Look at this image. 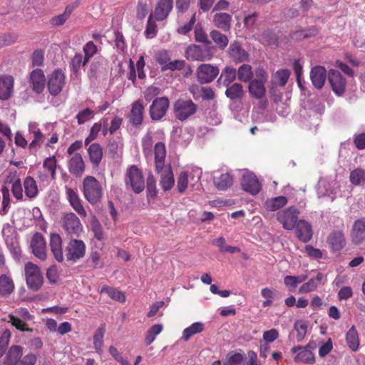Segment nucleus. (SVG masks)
<instances>
[{
    "mask_svg": "<svg viewBox=\"0 0 365 365\" xmlns=\"http://www.w3.org/2000/svg\"><path fill=\"white\" fill-rule=\"evenodd\" d=\"M155 171L161 173L160 185L164 191H168L173 188L175 184L174 175L171 167L165 168L166 157L165 145L162 142H158L155 145Z\"/></svg>",
    "mask_w": 365,
    "mask_h": 365,
    "instance_id": "1",
    "label": "nucleus"
},
{
    "mask_svg": "<svg viewBox=\"0 0 365 365\" xmlns=\"http://www.w3.org/2000/svg\"><path fill=\"white\" fill-rule=\"evenodd\" d=\"M83 192L86 200L91 205L101 201L103 196L101 184L93 176H86L83 181Z\"/></svg>",
    "mask_w": 365,
    "mask_h": 365,
    "instance_id": "2",
    "label": "nucleus"
},
{
    "mask_svg": "<svg viewBox=\"0 0 365 365\" xmlns=\"http://www.w3.org/2000/svg\"><path fill=\"white\" fill-rule=\"evenodd\" d=\"M124 182L135 193H140L145 188V181L142 170L137 165H132L126 169Z\"/></svg>",
    "mask_w": 365,
    "mask_h": 365,
    "instance_id": "3",
    "label": "nucleus"
},
{
    "mask_svg": "<svg viewBox=\"0 0 365 365\" xmlns=\"http://www.w3.org/2000/svg\"><path fill=\"white\" fill-rule=\"evenodd\" d=\"M197 111V105L191 99L180 98L173 104V113L176 119L185 121Z\"/></svg>",
    "mask_w": 365,
    "mask_h": 365,
    "instance_id": "4",
    "label": "nucleus"
},
{
    "mask_svg": "<svg viewBox=\"0 0 365 365\" xmlns=\"http://www.w3.org/2000/svg\"><path fill=\"white\" fill-rule=\"evenodd\" d=\"M267 79V73L263 68H259L255 71V78L249 81L248 86L249 93L253 98L262 99L264 97Z\"/></svg>",
    "mask_w": 365,
    "mask_h": 365,
    "instance_id": "5",
    "label": "nucleus"
},
{
    "mask_svg": "<svg viewBox=\"0 0 365 365\" xmlns=\"http://www.w3.org/2000/svg\"><path fill=\"white\" fill-rule=\"evenodd\" d=\"M317 345L314 341H309L306 346H296L291 349L292 354H296L294 361L296 363L313 364L315 363V356L313 351Z\"/></svg>",
    "mask_w": 365,
    "mask_h": 365,
    "instance_id": "6",
    "label": "nucleus"
},
{
    "mask_svg": "<svg viewBox=\"0 0 365 365\" xmlns=\"http://www.w3.org/2000/svg\"><path fill=\"white\" fill-rule=\"evenodd\" d=\"M86 254V245L81 240H70L65 249L64 260L73 264L83 258Z\"/></svg>",
    "mask_w": 365,
    "mask_h": 365,
    "instance_id": "7",
    "label": "nucleus"
},
{
    "mask_svg": "<svg viewBox=\"0 0 365 365\" xmlns=\"http://www.w3.org/2000/svg\"><path fill=\"white\" fill-rule=\"evenodd\" d=\"M24 270L28 287L33 291H38L43 282V277L39 267L32 262H27Z\"/></svg>",
    "mask_w": 365,
    "mask_h": 365,
    "instance_id": "8",
    "label": "nucleus"
},
{
    "mask_svg": "<svg viewBox=\"0 0 365 365\" xmlns=\"http://www.w3.org/2000/svg\"><path fill=\"white\" fill-rule=\"evenodd\" d=\"M61 222L65 232L71 237H79L83 231V225L78 216L73 212L64 214Z\"/></svg>",
    "mask_w": 365,
    "mask_h": 365,
    "instance_id": "9",
    "label": "nucleus"
},
{
    "mask_svg": "<svg viewBox=\"0 0 365 365\" xmlns=\"http://www.w3.org/2000/svg\"><path fill=\"white\" fill-rule=\"evenodd\" d=\"M299 211L294 206L289 207L277 214V220L282 225L284 229L292 230L298 222Z\"/></svg>",
    "mask_w": 365,
    "mask_h": 365,
    "instance_id": "10",
    "label": "nucleus"
},
{
    "mask_svg": "<svg viewBox=\"0 0 365 365\" xmlns=\"http://www.w3.org/2000/svg\"><path fill=\"white\" fill-rule=\"evenodd\" d=\"M185 56L190 61H205L210 60L213 54L210 47H202L199 45L192 44L186 48Z\"/></svg>",
    "mask_w": 365,
    "mask_h": 365,
    "instance_id": "11",
    "label": "nucleus"
},
{
    "mask_svg": "<svg viewBox=\"0 0 365 365\" xmlns=\"http://www.w3.org/2000/svg\"><path fill=\"white\" fill-rule=\"evenodd\" d=\"M220 73L219 68L209 63L200 65L196 70V77L200 84L212 82Z\"/></svg>",
    "mask_w": 365,
    "mask_h": 365,
    "instance_id": "12",
    "label": "nucleus"
},
{
    "mask_svg": "<svg viewBox=\"0 0 365 365\" xmlns=\"http://www.w3.org/2000/svg\"><path fill=\"white\" fill-rule=\"evenodd\" d=\"M170 106L168 97L156 98L150 106V115L152 120H159L166 114Z\"/></svg>",
    "mask_w": 365,
    "mask_h": 365,
    "instance_id": "13",
    "label": "nucleus"
},
{
    "mask_svg": "<svg viewBox=\"0 0 365 365\" xmlns=\"http://www.w3.org/2000/svg\"><path fill=\"white\" fill-rule=\"evenodd\" d=\"M328 81L336 95L340 96L344 93L346 80L339 71L334 69L329 70L328 72Z\"/></svg>",
    "mask_w": 365,
    "mask_h": 365,
    "instance_id": "14",
    "label": "nucleus"
},
{
    "mask_svg": "<svg viewBox=\"0 0 365 365\" xmlns=\"http://www.w3.org/2000/svg\"><path fill=\"white\" fill-rule=\"evenodd\" d=\"M241 186L243 190L252 195H257L262 189L261 183L252 173H247L242 175Z\"/></svg>",
    "mask_w": 365,
    "mask_h": 365,
    "instance_id": "15",
    "label": "nucleus"
},
{
    "mask_svg": "<svg viewBox=\"0 0 365 365\" xmlns=\"http://www.w3.org/2000/svg\"><path fill=\"white\" fill-rule=\"evenodd\" d=\"M31 247L32 252L39 259L44 261L46 259V242L39 232H36L31 240Z\"/></svg>",
    "mask_w": 365,
    "mask_h": 365,
    "instance_id": "16",
    "label": "nucleus"
},
{
    "mask_svg": "<svg viewBox=\"0 0 365 365\" xmlns=\"http://www.w3.org/2000/svg\"><path fill=\"white\" fill-rule=\"evenodd\" d=\"M64 84V73L59 69L55 70L48 78L47 86L49 93L52 96H57L62 91Z\"/></svg>",
    "mask_w": 365,
    "mask_h": 365,
    "instance_id": "17",
    "label": "nucleus"
},
{
    "mask_svg": "<svg viewBox=\"0 0 365 365\" xmlns=\"http://www.w3.org/2000/svg\"><path fill=\"white\" fill-rule=\"evenodd\" d=\"M66 198L72 208L83 218L87 217V212L82 204L77 191L71 187H66Z\"/></svg>",
    "mask_w": 365,
    "mask_h": 365,
    "instance_id": "18",
    "label": "nucleus"
},
{
    "mask_svg": "<svg viewBox=\"0 0 365 365\" xmlns=\"http://www.w3.org/2000/svg\"><path fill=\"white\" fill-rule=\"evenodd\" d=\"M144 106L142 101H134L131 105V109L127 116L128 122L134 126H139L143 120Z\"/></svg>",
    "mask_w": 365,
    "mask_h": 365,
    "instance_id": "19",
    "label": "nucleus"
},
{
    "mask_svg": "<svg viewBox=\"0 0 365 365\" xmlns=\"http://www.w3.org/2000/svg\"><path fill=\"white\" fill-rule=\"evenodd\" d=\"M173 8V0H158L154 10L155 19L162 21L166 19Z\"/></svg>",
    "mask_w": 365,
    "mask_h": 365,
    "instance_id": "20",
    "label": "nucleus"
},
{
    "mask_svg": "<svg viewBox=\"0 0 365 365\" xmlns=\"http://www.w3.org/2000/svg\"><path fill=\"white\" fill-rule=\"evenodd\" d=\"M14 78L10 75L0 76V100L6 101L14 91Z\"/></svg>",
    "mask_w": 365,
    "mask_h": 365,
    "instance_id": "21",
    "label": "nucleus"
},
{
    "mask_svg": "<svg viewBox=\"0 0 365 365\" xmlns=\"http://www.w3.org/2000/svg\"><path fill=\"white\" fill-rule=\"evenodd\" d=\"M85 163L80 153H76L68 161L69 173L76 177L81 176L85 170Z\"/></svg>",
    "mask_w": 365,
    "mask_h": 365,
    "instance_id": "22",
    "label": "nucleus"
},
{
    "mask_svg": "<svg viewBox=\"0 0 365 365\" xmlns=\"http://www.w3.org/2000/svg\"><path fill=\"white\" fill-rule=\"evenodd\" d=\"M228 55L235 63H241L249 59L248 53L242 47L240 42L235 41L228 49Z\"/></svg>",
    "mask_w": 365,
    "mask_h": 365,
    "instance_id": "23",
    "label": "nucleus"
},
{
    "mask_svg": "<svg viewBox=\"0 0 365 365\" xmlns=\"http://www.w3.org/2000/svg\"><path fill=\"white\" fill-rule=\"evenodd\" d=\"M328 73L324 67L316 66L311 69L310 78L314 87L318 90L324 86Z\"/></svg>",
    "mask_w": 365,
    "mask_h": 365,
    "instance_id": "24",
    "label": "nucleus"
},
{
    "mask_svg": "<svg viewBox=\"0 0 365 365\" xmlns=\"http://www.w3.org/2000/svg\"><path fill=\"white\" fill-rule=\"evenodd\" d=\"M30 83L32 85L34 91L36 93H41L46 85V78L41 69L36 68L32 71L29 76Z\"/></svg>",
    "mask_w": 365,
    "mask_h": 365,
    "instance_id": "25",
    "label": "nucleus"
},
{
    "mask_svg": "<svg viewBox=\"0 0 365 365\" xmlns=\"http://www.w3.org/2000/svg\"><path fill=\"white\" fill-rule=\"evenodd\" d=\"M49 245L53 257L57 262L62 263L64 261V255L61 236L56 233L51 234Z\"/></svg>",
    "mask_w": 365,
    "mask_h": 365,
    "instance_id": "26",
    "label": "nucleus"
},
{
    "mask_svg": "<svg viewBox=\"0 0 365 365\" xmlns=\"http://www.w3.org/2000/svg\"><path fill=\"white\" fill-rule=\"evenodd\" d=\"M351 239L355 245H359L365 240V217H361L354 222L351 231Z\"/></svg>",
    "mask_w": 365,
    "mask_h": 365,
    "instance_id": "27",
    "label": "nucleus"
},
{
    "mask_svg": "<svg viewBox=\"0 0 365 365\" xmlns=\"http://www.w3.org/2000/svg\"><path fill=\"white\" fill-rule=\"evenodd\" d=\"M6 182L11 184V192L17 200H23L24 193L21 180L16 173H11L6 178Z\"/></svg>",
    "mask_w": 365,
    "mask_h": 365,
    "instance_id": "28",
    "label": "nucleus"
},
{
    "mask_svg": "<svg viewBox=\"0 0 365 365\" xmlns=\"http://www.w3.org/2000/svg\"><path fill=\"white\" fill-rule=\"evenodd\" d=\"M296 227L297 236L303 242H309L312 237V229L311 225L304 220L298 221Z\"/></svg>",
    "mask_w": 365,
    "mask_h": 365,
    "instance_id": "29",
    "label": "nucleus"
},
{
    "mask_svg": "<svg viewBox=\"0 0 365 365\" xmlns=\"http://www.w3.org/2000/svg\"><path fill=\"white\" fill-rule=\"evenodd\" d=\"M327 242L334 251H339L346 245V240L342 231L335 230L331 232L328 237Z\"/></svg>",
    "mask_w": 365,
    "mask_h": 365,
    "instance_id": "30",
    "label": "nucleus"
},
{
    "mask_svg": "<svg viewBox=\"0 0 365 365\" xmlns=\"http://www.w3.org/2000/svg\"><path fill=\"white\" fill-rule=\"evenodd\" d=\"M23 356V348L21 346H11L4 359V365H17Z\"/></svg>",
    "mask_w": 365,
    "mask_h": 365,
    "instance_id": "31",
    "label": "nucleus"
},
{
    "mask_svg": "<svg viewBox=\"0 0 365 365\" xmlns=\"http://www.w3.org/2000/svg\"><path fill=\"white\" fill-rule=\"evenodd\" d=\"M231 15L227 13H217L213 17L215 26L224 31H230L231 28Z\"/></svg>",
    "mask_w": 365,
    "mask_h": 365,
    "instance_id": "32",
    "label": "nucleus"
},
{
    "mask_svg": "<svg viewBox=\"0 0 365 365\" xmlns=\"http://www.w3.org/2000/svg\"><path fill=\"white\" fill-rule=\"evenodd\" d=\"M88 153L90 160L94 167H98L103 158V148L98 143L91 144L88 149Z\"/></svg>",
    "mask_w": 365,
    "mask_h": 365,
    "instance_id": "33",
    "label": "nucleus"
},
{
    "mask_svg": "<svg viewBox=\"0 0 365 365\" xmlns=\"http://www.w3.org/2000/svg\"><path fill=\"white\" fill-rule=\"evenodd\" d=\"M15 289L14 283L11 277L6 274L0 276V296L8 297L11 294Z\"/></svg>",
    "mask_w": 365,
    "mask_h": 365,
    "instance_id": "34",
    "label": "nucleus"
},
{
    "mask_svg": "<svg viewBox=\"0 0 365 365\" xmlns=\"http://www.w3.org/2000/svg\"><path fill=\"white\" fill-rule=\"evenodd\" d=\"M287 202L285 196H278L267 200L264 205L267 210L273 212L285 206Z\"/></svg>",
    "mask_w": 365,
    "mask_h": 365,
    "instance_id": "35",
    "label": "nucleus"
},
{
    "mask_svg": "<svg viewBox=\"0 0 365 365\" xmlns=\"http://www.w3.org/2000/svg\"><path fill=\"white\" fill-rule=\"evenodd\" d=\"M215 186L218 190H226L233 184V178L229 173L221 174L213 179Z\"/></svg>",
    "mask_w": 365,
    "mask_h": 365,
    "instance_id": "36",
    "label": "nucleus"
},
{
    "mask_svg": "<svg viewBox=\"0 0 365 365\" xmlns=\"http://www.w3.org/2000/svg\"><path fill=\"white\" fill-rule=\"evenodd\" d=\"M25 195L30 199L36 197L38 193L36 180L31 176H27L24 181Z\"/></svg>",
    "mask_w": 365,
    "mask_h": 365,
    "instance_id": "37",
    "label": "nucleus"
},
{
    "mask_svg": "<svg viewBox=\"0 0 365 365\" xmlns=\"http://www.w3.org/2000/svg\"><path fill=\"white\" fill-rule=\"evenodd\" d=\"M74 7L71 5H68L64 12L61 14L53 16L49 23L52 26L57 27L63 25L66 21L69 19Z\"/></svg>",
    "mask_w": 365,
    "mask_h": 365,
    "instance_id": "38",
    "label": "nucleus"
},
{
    "mask_svg": "<svg viewBox=\"0 0 365 365\" xmlns=\"http://www.w3.org/2000/svg\"><path fill=\"white\" fill-rule=\"evenodd\" d=\"M225 95L231 100L241 99L244 96L242 86L239 83H234L231 86H226Z\"/></svg>",
    "mask_w": 365,
    "mask_h": 365,
    "instance_id": "39",
    "label": "nucleus"
},
{
    "mask_svg": "<svg viewBox=\"0 0 365 365\" xmlns=\"http://www.w3.org/2000/svg\"><path fill=\"white\" fill-rule=\"evenodd\" d=\"M203 330V323L195 322L183 330L182 339L185 341H187L193 335L201 333Z\"/></svg>",
    "mask_w": 365,
    "mask_h": 365,
    "instance_id": "40",
    "label": "nucleus"
},
{
    "mask_svg": "<svg viewBox=\"0 0 365 365\" xmlns=\"http://www.w3.org/2000/svg\"><path fill=\"white\" fill-rule=\"evenodd\" d=\"M346 341L348 346L354 351H356L359 345L358 332L354 326H352L347 331Z\"/></svg>",
    "mask_w": 365,
    "mask_h": 365,
    "instance_id": "41",
    "label": "nucleus"
},
{
    "mask_svg": "<svg viewBox=\"0 0 365 365\" xmlns=\"http://www.w3.org/2000/svg\"><path fill=\"white\" fill-rule=\"evenodd\" d=\"M163 325L160 324H154L150 327L145 334L144 339L145 345H150L155 339L156 336L163 331Z\"/></svg>",
    "mask_w": 365,
    "mask_h": 365,
    "instance_id": "42",
    "label": "nucleus"
},
{
    "mask_svg": "<svg viewBox=\"0 0 365 365\" xmlns=\"http://www.w3.org/2000/svg\"><path fill=\"white\" fill-rule=\"evenodd\" d=\"M210 36L221 50H224L227 46L229 39L226 35L217 30H213L210 32Z\"/></svg>",
    "mask_w": 365,
    "mask_h": 365,
    "instance_id": "43",
    "label": "nucleus"
},
{
    "mask_svg": "<svg viewBox=\"0 0 365 365\" xmlns=\"http://www.w3.org/2000/svg\"><path fill=\"white\" fill-rule=\"evenodd\" d=\"M237 74L240 81L247 83L250 81L252 78V68L249 64H242L237 71Z\"/></svg>",
    "mask_w": 365,
    "mask_h": 365,
    "instance_id": "44",
    "label": "nucleus"
},
{
    "mask_svg": "<svg viewBox=\"0 0 365 365\" xmlns=\"http://www.w3.org/2000/svg\"><path fill=\"white\" fill-rule=\"evenodd\" d=\"M237 76V74L235 68L231 66H226L221 73L220 79H222V83L224 86H228L235 80Z\"/></svg>",
    "mask_w": 365,
    "mask_h": 365,
    "instance_id": "45",
    "label": "nucleus"
},
{
    "mask_svg": "<svg viewBox=\"0 0 365 365\" xmlns=\"http://www.w3.org/2000/svg\"><path fill=\"white\" fill-rule=\"evenodd\" d=\"M323 274L319 272L315 278L310 279L307 282L303 284L299 288L301 293H307L314 291L321 282Z\"/></svg>",
    "mask_w": 365,
    "mask_h": 365,
    "instance_id": "46",
    "label": "nucleus"
},
{
    "mask_svg": "<svg viewBox=\"0 0 365 365\" xmlns=\"http://www.w3.org/2000/svg\"><path fill=\"white\" fill-rule=\"evenodd\" d=\"M105 331V327L101 326L97 329L93 335V346L98 354H101L103 351Z\"/></svg>",
    "mask_w": 365,
    "mask_h": 365,
    "instance_id": "47",
    "label": "nucleus"
},
{
    "mask_svg": "<svg viewBox=\"0 0 365 365\" xmlns=\"http://www.w3.org/2000/svg\"><path fill=\"white\" fill-rule=\"evenodd\" d=\"M101 292H106L107 294L114 300H116L119 302H125V294L120 292V290L113 288L110 287L108 286H103L101 289Z\"/></svg>",
    "mask_w": 365,
    "mask_h": 365,
    "instance_id": "48",
    "label": "nucleus"
},
{
    "mask_svg": "<svg viewBox=\"0 0 365 365\" xmlns=\"http://www.w3.org/2000/svg\"><path fill=\"white\" fill-rule=\"evenodd\" d=\"M350 182L354 185L365 184V170L361 168H356L350 173Z\"/></svg>",
    "mask_w": 365,
    "mask_h": 365,
    "instance_id": "49",
    "label": "nucleus"
},
{
    "mask_svg": "<svg viewBox=\"0 0 365 365\" xmlns=\"http://www.w3.org/2000/svg\"><path fill=\"white\" fill-rule=\"evenodd\" d=\"M9 322L11 323L16 329L21 331H33V329L31 328H29L27 324L24 321L13 314L9 315Z\"/></svg>",
    "mask_w": 365,
    "mask_h": 365,
    "instance_id": "50",
    "label": "nucleus"
},
{
    "mask_svg": "<svg viewBox=\"0 0 365 365\" xmlns=\"http://www.w3.org/2000/svg\"><path fill=\"white\" fill-rule=\"evenodd\" d=\"M290 74L291 72L289 70L281 69L274 73V78L279 86L284 87L287 84Z\"/></svg>",
    "mask_w": 365,
    "mask_h": 365,
    "instance_id": "51",
    "label": "nucleus"
},
{
    "mask_svg": "<svg viewBox=\"0 0 365 365\" xmlns=\"http://www.w3.org/2000/svg\"><path fill=\"white\" fill-rule=\"evenodd\" d=\"M84 53V63H88L90 59L97 53L98 48L93 41H88L83 48Z\"/></svg>",
    "mask_w": 365,
    "mask_h": 365,
    "instance_id": "52",
    "label": "nucleus"
},
{
    "mask_svg": "<svg viewBox=\"0 0 365 365\" xmlns=\"http://www.w3.org/2000/svg\"><path fill=\"white\" fill-rule=\"evenodd\" d=\"M87 63H84V58L80 53H76L70 62V67L74 73L77 74L81 66H85Z\"/></svg>",
    "mask_w": 365,
    "mask_h": 365,
    "instance_id": "53",
    "label": "nucleus"
},
{
    "mask_svg": "<svg viewBox=\"0 0 365 365\" xmlns=\"http://www.w3.org/2000/svg\"><path fill=\"white\" fill-rule=\"evenodd\" d=\"M29 131L33 134L34 139L29 144V148L36 147L37 145L43 142V135L35 125L29 126Z\"/></svg>",
    "mask_w": 365,
    "mask_h": 365,
    "instance_id": "54",
    "label": "nucleus"
},
{
    "mask_svg": "<svg viewBox=\"0 0 365 365\" xmlns=\"http://www.w3.org/2000/svg\"><path fill=\"white\" fill-rule=\"evenodd\" d=\"M223 365H245L244 363V356L240 353L228 354Z\"/></svg>",
    "mask_w": 365,
    "mask_h": 365,
    "instance_id": "55",
    "label": "nucleus"
},
{
    "mask_svg": "<svg viewBox=\"0 0 365 365\" xmlns=\"http://www.w3.org/2000/svg\"><path fill=\"white\" fill-rule=\"evenodd\" d=\"M95 115L94 111L87 108L81 110L76 116L78 125H82L88 120L93 119Z\"/></svg>",
    "mask_w": 365,
    "mask_h": 365,
    "instance_id": "56",
    "label": "nucleus"
},
{
    "mask_svg": "<svg viewBox=\"0 0 365 365\" xmlns=\"http://www.w3.org/2000/svg\"><path fill=\"white\" fill-rule=\"evenodd\" d=\"M294 328L297 331V341H302L307 334V324L302 320H299L295 322Z\"/></svg>",
    "mask_w": 365,
    "mask_h": 365,
    "instance_id": "57",
    "label": "nucleus"
},
{
    "mask_svg": "<svg viewBox=\"0 0 365 365\" xmlns=\"http://www.w3.org/2000/svg\"><path fill=\"white\" fill-rule=\"evenodd\" d=\"M188 185V173L187 172H182L177 180V188L180 193H183Z\"/></svg>",
    "mask_w": 365,
    "mask_h": 365,
    "instance_id": "58",
    "label": "nucleus"
},
{
    "mask_svg": "<svg viewBox=\"0 0 365 365\" xmlns=\"http://www.w3.org/2000/svg\"><path fill=\"white\" fill-rule=\"evenodd\" d=\"M185 65V62L183 60H175L173 61H169L168 64L161 67L162 71H165L167 70H170L172 71H180L184 68Z\"/></svg>",
    "mask_w": 365,
    "mask_h": 365,
    "instance_id": "59",
    "label": "nucleus"
},
{
    "mask_svg": "<svg viewBox=\"0 0 365 365\" xmlns=\"http://www.w3.org/2000/svg\"><path fill=\"white\" fill-rule=\"evenodd\" d=\"M148 4L145 0H139L138 1L137 9H136V16L139 19H143L148 12Z\"/></svg>",
    "mask_w": 365,
    "mask_h": 365,
    "instance_id": "60",
    "label": "nucleus"
},
{
    "mask_svg": "<svg viewBox=\"0 0 365 365\" xmlns=\"http://www.w3.org/2000/svg\"><path fill=\"white\" fill-rule=\"evenodd\" d=\"M153 14H151L148 19L147 26L145 31V34L147 37L152 38L157 34V24L153 19Z\"/></svg>",
    "mask_w": 365,
    "mask_h": 365,
    "instance_id": "61",
    "label": "nucleus"
},
{
    "mask_svg": "<svg viewBox=\"0 0 365 365\" xmlns=\"http://www.w3.org/2000/svg\"><path fill=\"white\" fill-rule=\"evenodd\" d=\"M43 167L51 173L52 178H55L56 170V159L54 156L47 158L43 161Z\"/></svg>",
    "mask_w": 365,
    "mask_h": 365,
    "instance_id": "62",
    "label": "nucleus"
},
{
    "mask_svg": "<svg viewBox=\"0 0 365 365\" xmlns=\"http://www.w3.org/2000/svg\"><path fill=\"white\" fill-rule=\"evenodd\" d=\"M17 36L13 34H3L0 35V47H5L14 43Z\"/></svg>",
    "mask_w": 365,
    "mask_h": 365,
    "instance_id": "63",
    "label": "nucleus"
},
{
    "mask_svg": "<svg viewBox=\"0 0 365 365\" xmlns=\"http://www.w3.org/2000/svg\"><path fill=\"white\" fill-rule=\"evenodd\" d=\"M170 60L169 52L166 50L159 51L155 54V61L162 66L168 63Z\"/></svg>",
    "mask_w": 365,
    "mask_h": 365,
    "instance_id": "64",
    "label": "nucleus"
}]
</instances>
